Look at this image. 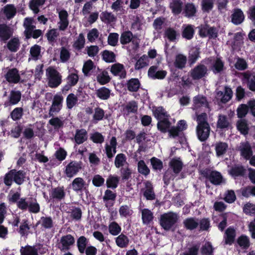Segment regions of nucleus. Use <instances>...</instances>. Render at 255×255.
<instances>
[{"instance_id":"nucleus-49","label":"nucleus","mask_w":255,"mask_h":255,"mask_svg":"<svg viewBox=\"0 0 255 255\" xmlns=\"http://www.w3.org/2000/svg\"><path fill=\"white\" fill-rule=\"evenodd\" d=\"M96 95L100 99L106 100L110 97L111 90L105 87H102L97 90Z\"/></svg>"},{"instance_id":"nucleus-36","label":"nucleus","mask_w":255,"mask_h":255,"mask_svg":"<svg viewBox=\"0 0 255 255\" xmlns=\"http://www.w3.org/2000/svg\"><path fill=\"white\" fill-rule=\"evenodd\" d=\"M152 112L153 116L158 121L162 120L163 118H170L169 114L162 106L156 108L154 110L152 111Z\"/></svg>"},{"instance_id":"nucleus-60","label":"nucleus","mask_w":255,"mask_h":255,"mask_svg":"<svg viewBox=\"0 0 255 255\" xmlns=\"http://www.w3.org/2000/svg\"><path fill=\"white\" fill-rule=\"evenodd\" d=\"M23 115V109L21 107L14 108L10 113V117L14 121L19 120Z\"/></svg>"},{"instance_id":"nucleus-23","label":"nucleus","mask_w":255,"mask_h":255,"mask_svg":"<svg viewBox=\"0 0 255 255\" xmlns=\"http://www.w3.org/2000/svg\"><path fill=\"white\" fill-rule=\"evenodd\" d=\"M42 245L39 244L38 247L36 246L26 245L22 247L20 250V255H38V250L40 249Z\"/></svg>"},{"instance_id":"nucleus-7","label":"nucleus","mask_w":255,"mask_h":255,"mask_svg":"<svg viewBox=\"0 0 255 255\" xmlns=\"http://www.w3.org/2000/svg\"><path fill=\"white\" fill-rule=\"evenodd\" d=\"M199 34L201 37H208L210 39H216L218 36V29L209 24L201 25L199 27Z\"/></svg>"},{"instance_id":"nucleus-8","label":"nucleus","mask_w":255,"mask_h":255,"mask_svg":"<svg viewBox=\"0 0 255 255\" xmlns=\"http://www.w3.org/2000/svg\"><path fill=\"white\" fill-rule=\"evenodd\" d=\"M75 242L74 237L71 234L62 236L58 244V248L61 252L68 251Z\"/></svg>"},{"instance_id":"nucleus-5","label":"nucleus","mask_w":255,"mask_h":255,"mask_svg":"<svg viewBox=\"0 0 255 255\" xmlns=\"http://www.w3.org/2000/svg\"><path fill=\"white\" fill-rule=\"evenodd\" d=\"M201 174L204 177L208 179L213 185H219L223 182V176L220 172L217 171L211 170L206 168L201 171Z\"/></svg>"},{"instance_id":"nucleus-40","label":"nucleus","mask_w":255,"mask_h":255,"mask_svg":"<svg viewBox=\"0 0 255 255\" xmlns=\"http://www.w3.org/2000/svg\"><path fill=\"white\" fill-rule=\"evenodd\" d=\"M237 128L243 135H247L249 133V127L247 121L246 119H241L237 123Z\"/></svg>"},{"instance_id":"nucleus-42","label":"nucleus","mask_w":255,"mask_h":255,"mask_svg":"<svg viewBox=\"0 0 255 255\" xmlns=\"http://www.w3.org/2000/svg\"><path fill=\"white\" fill-rule=\"evenodd\" d=\"M128 238L124 234H121L116 238V243L118 247L121 248H126L129 245Z\"/></svg>"},{"instance_id":"nucleus-56","label":"nucleus","mask_w":255,"mask_h":255,"mask_svg":"<svg viewBox=\"0 0 255 255\" xmlns=\"http://www.w3.org/2000/svg\"><path fill=\"white\" fill-rule=\"evenodd\" d=\"M108 229L110 234L114 236L118 235L122 230L121 226L115 221L109 224Z\"/></svg>"},{"instance_id":"nucleus-54","label":"nucleus","mask_w":255,"mask_h":255,"mask_svg":"<svg viewBox=\"0 0 255 255\" xmlns=\"http://www.w3.org/2000/svg\"><path fill=\"white\" fill-rule=\"evenodd\" d=\"M46 0H31L29 3V8L33 11L35 14L39 11V6L42 5Z\"/></svg>"},{"instance_id":"nucleus-35","label":"nucleus","mask_w":255,"mask_h":255,"mask_svg":"<svg viewBox=\"0 0 255 255\" xmlns=\"http://www.w3.org/2000/svg\"><path fill=\"white\" fill-rule=\"evenodd\" d=\"M140 83L137 78H131L127 83V87L129 92H137L140 87Z\"/></svg>"},{"instance_id":"nucleus-61","label":"nucleus","mask_w":255,"mask_h":255,"mask_svg":"<svg viewBox=\"0 0 255 255\" xmlns=\"http://www.w3.org/2000/svg\"><path fill=\"white\" fill-rule=\"evenodd\" d=\"M249 112V106L247 104H241L237 109V115L239 118H245Z\"/></svg>"},{"instance_id":"nucleus-10","label":"nucleus","mask_w":255,"mask_h":255,"mask_svg":"<svg viewBox=\"0 0 255 255\" xmlns=\"http://www.w3.org/2000/svg\"><path fill=\"white\" fill-rule=\"evenodd\" d=\"M63 97L62 95H55L52 101L51 106L49 111L50 117H53L54 113H58L62 108Z\"/></svg>"},{"instance_id":"nucleus-27","label":"nucleus","mask_w":255,"mask_h":255,"mask_svg":"<svg viewBox=\"0 0 255 255\" xmlns=\"http://www.w3.org/2000/svg\"><path fill=\"white\" fill-rule=\"evenodd\" d=\"M171 126V123L169 121V118H163L158 121L157 128L161 133H166Z\"/></svg>"},{"instance_id":"nucleus-31","label":"nucleus","mask_w":255,"mask_h":255,"mask_svg":"<svg viewBox=\"0 0 255 255\" xmlns=\"http://www.w3.org/2000/svg\"><path fill=\"white\" fill-rule=\"evenodd\" d=\"M240 151L241 155L246 160L250 159L253 153L251 146L248 142L242 144Z\"/></svg>"},{"instance_id":"nucleus-48","label":"nucleus","mask_w":255,"mask_h":255,"mask_svg":"<svg viewBox=\"0 0 255 255\" xmlns=\"http://www.w3.org/2000/svg\"><path fill=\"white\" fill-rule=\"evenodd\" d=\"M152 212L148 209H144L141 212V218L143 224H149L153 219Z\"/></svg>"},{"instance_id":"nucleus-57","label":"nucleus","mask_w":255,"mask_h":255,"mask_svg":"<svg viewBox=\"0 0 255 255\" xmlns=\"http://www.w3.org/2000/svg\"><path fill=\"white\" fill-rule=\"evenodd\" d=\"M224 68V63L221 58H217L213 65L212 71L214 74L220 73L222 72Z\"/></svg>"},{"instance_id":"nucleus-62","label":"nucleus","mask_w":255,"mask_h":255,"mask_svg":"<svg viewBox=\"0 0 255 255\" xmlns=\"http://www.w3.org/2000/svg\"><path fill=\"white\" fill-rule=\"evenodd\" d=\"M148 65V56L143 55L136 61L134 65L135 70H140Z\"/></svg>"},{"instance_id":"nucleus-26","label":"nucleus","mask_w":255,"mask_h":255,"mask_svg":"<svg viewBox=\"0 0 255 255\" xmlns=\"http://www.w3.org/2000/svg\"><path fill=\"white\" fill-rule=\"evenodd\" d=\"M195 34L194 26L192 24L183 25L182 26V36L187 40H191Z\"/></svg>"},{"instance_id":"nucleus-51","label":"nucleus","mask_w":255,"mask_h":255,"mask_svg":"<svg viewBox=\"0 0 255 255\" xmlns=\"http://www.w3.org/2000/svg\"><path fill=\"white\" fill-rule=\"evenodd\" d=\"M228 148V145L227 143L224 142H219L216 144L215 150L217 156H221L225 154Z\"/></svg>"},{"instance_id":"nucleus-2","label":"nucleus","mask_w":255,"mask_h":255,"mask_svg":"<svg viewBox=\"0 0 255 255\" xmlns=\"http://www.w3.org/2000/svg\"><path fill=\"white\" fill-rule=\"evenodd\" d=\"M178 220L177 215L173 213H165L161 215L159 224L165 231H174L175 225Z\"/></svg>"},{"instance_id":"nucleus-46","label":"nucleus","mask_w":255,"mask_h":255,"mask_svg":"<svg viewBox=\"0 0 255 255\" xmlns=\"http://www.w3.org/2000/svg\"><path fill=\"white\" fill-rule=\"evenodd\" d=\"M100 19L103 22L110 24L115 22L117 20V17L112 12L105 11L101 13Z\"/></svg>"},{"instance_id":"nucleus-34","label":"nucleus","mask_w":255,"mask_h":255,"mask_svg":"<svg viewBox=\"0 0 255 255\" xmlns=\"http://www.w3.org/2000/svg\"><path fill=\"white\" fill-rule=\"evenodd\" d=\"M134 37L135 36L133 35L132 33L130 31H125L121 33L120 42L122 45H126L130 42L135 44L134 40H132Z\"/></svg>"},{"instance_id":"nucleus-39","label":"nucleus","mask_w":255,"mask_h":255,"mask_svg":"<svg viewBox=\"0 0 255 255\" xmlns=\"http://www.w3.org/2000/svg\"><path fill=\"white\" fill-rule=\"evenodd\" d=\"M183 225L187 230H195L199 226L198 219L193 217L188 218L184 220Z\"/></svg>"},{"instance_id":"nucleus-16","label":"nucleus","mask_w":255,"mask_h":255,"mask_svg":"<svg viewBox=\"0 0 255 255\" xmlns=\"http://www.w3.org/2000/svg\"><path fill=\"white\" fill-rule=\"evenodd\" d=\"M157 69L158 67L156 66H151L148 71V76L152 79L162 80L164 79L167 72L163 70L157 71Z\"/></svg>"},{"instance_id":"nucleus-20","label":"nucleus","mask_w":255,"mask_h":255,"mask_svg":"<svg viewBox=\"0 0 255 255\" xmlns=\"http://www.w3.org/2000/svg\"><path fill=\"white\" fill-rule=\"evenodd\" d=\"M13 31L11 28L6 24H0V39L5 42L12 35Z\"/></svg>"},{"instance_id":"nucleus-63","label":"nucleus","mask_w":255,"mask_h":255,"mask_svg":"<svg viewBox=\"0 0 255 255\" xmlns=\"http://www.w3.org/2000/svg\"><path fill=\"white\" fill-rule=\"evenodd\" d=\"M214 249L210 242H207L202 246L201 252L203 255H213Z\"/></svg>"},{"instance_id":"nucleus-12","label":"nucleus","mask_w":255,"mask_h":255,"mask_svg":"<svg viewBox=\"0 0 255 255\" xmlns=\"http://www.w3.org/2000/svg\"><path fill=\"white\" fill-rule=\"evenodd\" d=\"M4 77L6 81L10 84H17L21 79L19 71L16 68L9 69Z\"/></svg>"},{"instance_id":"nucleus-45","label":"nucleus","mask_w":255,"mask_h":255,"mask_svg":"<svg viewBox=\"0 0 255 255\" xmlns=\"http://www.w3.org/2000/svg\"><path fill=\"white\" fill-rule=\"evenodd\" d=\"M26 173L23 170L13 169L14 182L17 185H21L25 180Z\"/></svg>"},{"instance_id":"nucleus-50","label":"nucleus","mask_w":255,"mask_h":255,"mask_svg":"<svg viewBox=\"0 0 255 255\" xmlns=\"http://www.w3.org/2000/svg\"><path fill=\"white\" fill-rule=\"evenodd\" d=\"M102 57L107 63H113L116 61V54L114 52L105 50L102 52Z\"/></svg>"},{"instance_id":"nucleus-3","label":"nucleus","mask_w":255,"mask_h":255,"mask_svg":"<svg viewBox=\"0 0 255 255\" xmlns=\"http://www.w3.org/2000/svg\"><path fill=\"white\" fill-rule=\"evenodd\" d=\"M20 221V217L16 216L11 223L12 226L17 228L16 231L21 237L27 238L29 234H32L30 231L31 225L28 219H23L21 222Z\"/></svg>"},{"instance_id":"nucleus-43","label":"nucleus","mask_w":255,"mask_h":255,"mask_svg":"<svg viewBox=\"0 0 255 255\" xmlns=\"http://www.w3.org/2000/svg\"><path fill=\"white\" fill-rule=\"evenodd\" d=\"M169 165L175 174H178L181 172L183 165L182 162L180 160L174 158L171 160Z\"/></svg>"},{"instance_id":"nucleus-44","label":"nucleus","mask_w":255,"mask_h":255,"mask_svg":"<svg viewBox=\"0 0 255 255\" xmlns=\"http://www.w3.org/2000/svg\"><path fill=\"white\" fill-rule=\"evenodd\" d=\"M21 98V94L19 91L11 90L8 97L9 105H16L19 102Z\"/></svg>"},{"instance_id":"nucleus-13","label":"nucleus","mask_w":255,"mask_h":255,"mask_svg":"<svg viewBox=\"0 0 255 255\" xmlns=\"http://www.w3.org/2000/svg\"><path fill=\"white\" fill-rule=\"evenodd\" d=\"M216 128L225 130L231 129L232 125L230 119L226 115L219 114L218 116Z\"/></svg>"},{"instance_id":"nucleus-64","label":"nucleus","mask_w":255,"mask_h":255,"mask_svg":"<svg viewBox=\"0 0 255 255\" xmlns=\"http://www.w3.org/2000/svg\"><path fill=\"white\" fill-rule=\"evenodd\" d=\"M243 212L248 215H255V204L248 202L245 204L243 208Z\"/></svg>"},{"instance_id":"nucleus-33","label":"nucleus","mask_w":255,"mask_h":255,"mask_svg":"<svg viewBox=\"0 0 255 255\" xmlns=\"http://www.w3.org/2000/svg\"><path fill=\"white\" fill-rule=\"evenodd\" d=\"M186 63V56L182 54H178L175 56L173 64L175 68L182 70L185 67Z\"/></svg>"},{"instance_id":"nucleus-9","label":"nucleus","mask_w":255,"mask_h":255,"mask_svg":"<svg viewBox=\"0 0 255 255\" xmlns=\"http://www.w3.org/2000/svg\"><path fill=\"white\" fill-rule=\"evenodd\" d=\"M81 168V162L71 161L65 166L64 172L66 177L71 178L76 175Z\"/></svg>"},{"instance_id":"nucleus-59","label":"nucleus","mask_w":255,"mask_h":255,"mask_svg":"<svg viewBox=\"0 0 255 255\" xmlns=\"http://www.w3.org/2000/svg\"><path fill=\"white\" fill-rule=\"evenodd\" d=\"M137 170L139 173L145 176H147L150 173V169L143 160H140L138 162Z\"/></svg>"},{"instance_id":"nucleus-6","label":"nucleus","mask_w":255,"mask_h":255,"mask_svg":"<svg viewBox=\"0 0 255 255\" xmlns=\"http://www.w3.org/2000/svg\"><path fill=\"white\" fill-rule=\"evenodd\" d=\"M190 75L193 80H199L208 75V68L205 65L200 63L190 71Z\"/></svg>"},{"instance_id":"nucleus-37","label":"nucleus","mask_w":255,"mask_h":255,"mask_svg":"<svg viewBox=\"0 0 255 255\" xmlns=\"http://www.w3.org/2000/svg\"><path fill=\"white\" fill-rule=\"evenodd\" d=\"M50 197L61 201L65 196V192L63 187H58L52 189L50 193Z\"/></svg>"},{"instance_id":"nucleus-55","label":"nucleus","mask_w":255,"mask_h":255,"mask_svg":"<svg viewBox=\"0 0 255 255\" xmlns=\"http://www.w3.org/2000/svg\"><path fill=\"white\" fill-rule=\"evenodd\" d=\"M30 201L29 202L28 211L30 213H38L40 212V207L39 204L37 203L36 198H29Z\"/></svg>"},{"instance_id":"nucleus-11","label":"nucleus","mask_w":255,"mask_h":255,"mask_svg":"<svg viewBox=\"0 0 255 255\" xmlns=\"http://www.w3.org/2000/svg\"><path fill=\"white\" fill-rule=\"evenodd\" d=\"M242 82L247 84L248 88L252 92L255 91V73L247 71L242 74Z\"/></svg>"},{"instance_id":"nucleus-32","label":"nucleus","mask_w":255,"mask_h":255,"mask_svg":"<svg viewBox=\"0 0 255 255\" xmlns=\"http://www.w3.org/2000/svg\"><path fill=\"white\" fill-rule=\"evenodd\" d=\"M183 2L181 0H172L169 8L174 15L179 14L182 11Z\"/></svg>"},{"instance_id":"nucleus-18","label":"nucleus","mask_w":255,"mask_h":255,"mask_svg":"<svg viewBox=\"0 0 255 255\" xmlns=\"http://www.w3.org/2000/svg\"><path fill=\"white\" fill-rule=\"evenodd\" d=\"M233 91L232 89L228 86H226L224 87V91H219L217 93V96L220 98V101L222 103L226 104L233 97Z\"/></svg>"},{"instance_id":"nucleus-41","label":"nucleus","mask_w":255,"mask_h":255,"mask_svg":"<svg viewBox=\"0 0 255 255\" xmlns=\"http://www.w3.org/2000/svg\"><path fill=\"white\" fill-rule=\"evenodd\" d=\"M120 177L117 175H110L106 180V186L108 188L116 189L119 183Z\"/></svg>"},{"instance_id":"nucleus-22","label":"nucleus","mask_w":255,"mask_h":255,"mask_svg":"<svg viewBox=\"0 0 255 255\" xmlns=\"http://www.w3.org/2000/svg\"><path fill=\"white\" fill-rule=\"evenodd\" d=\"M144 184L145 189L143 192V196L147 200H154L155 199V194L151 182L149 181H146L144 182Z\"/></svg>"},{"instance_id":"nucleus-17","label":"nucleus","mask_w":255,"mask_h":255,"mask_svg":"<svg viewBox=\"0 0 255 255\" xmlns=\"http://www.w3.org/2000/svg\"><path fill=\"white\" fill-rule=\"evenodd\" d=\"M111 72L115 76H119L121 79L126 77L127 72L123 64L117 63L111 66Z\"/></svg>"},{"instance_id":"nucleus-52","label":"nucleus","mask_w":255,"mask_h":255,"mask_svg":"<svg viewBox=\"0 0 255 255\" xmlns=\"http://www.w3.org/2000/svg\"><path fill=\"white\" fill-rule=\"evenodd\" d=\"M34 19L33 17H27L24 18L23 24V26L25 28L24 35L29 31H31L36 28L35 25H34Z\"/></svg>"},{"instance_id":"nucleus-24","label":"nucleus","mask_w":255,"mask_h":255,"mask_svg":"<svg viewBox=\"0 0 255 255\" xmlns=\"http://www.w3.org/2000/svg\"><path fill=\"white\" fill-rule=\"evenodd\" d=\"M88 139V132L84 128L78 129L76 130L74 136L75 142L77 144H81Z\"/></svg>"},{"instance_id":"nucleus-30","label":"nucleus","mask_w":255,"mask_h":255,"mask_svg":"<svg viewBox=\"0 0 255 255\" xmlns=\"http://www.w3.org/2000/svg\"><path fill=\"white\" fill-rule=\"evenodd\" d=\"M89 243V239L84 236H81L77 239L76 245L78 251L81 254H83L85 253V249L87 248Z\"/></svg>"},{"instance_id":"nucleus-15","label":"nucleus","mask_w":255,"mask_h":255,"mask_svg":"<svg viewBox=\"0 0 255 255\" xmlns=\"http://www.w3.org/2000/svg\"><path fill=\"white\" fill-rule=\"evenodd\" d=\"M72 189L76 192L88 191L87 184L82 177L75 178L71 184Z\"/></svg>"},{"instance_id":"nucleus-29","label":"nucleus","mask_w":255,"mask_h":255,"mask_svg":"<svg viewBox=\"0 0 255 255\" xmlns=\"http://www.w3.org/2000/svg\"><path fill=\"white\" fill-rule=\"evenodd\" d=\"M99 73L97 74V80L98 82L102 85H105L111 81V77L109 75L108 72L105 70L100 69L98 68Z\"/></svg>"},{"instance_id":"nucleus-4","label":"nucleus","mask_w":255,"mask_h":255,"mask_svg":"<svg viewBox=\"0 0 255 255\" xmlns=\"http://www.w3.org/2000/svg\"><path fill=\"white\" fill-rule=\"evenodd\" d=\"M46 76L48 78V86L51 88L58 87L62 83V75L53 67L49 66L46 70Z\"/></svg>"},{"instance_id":"nucleus-21","label":"nucleus","mask_w":255,"mask_h":255,"mask_svg":"<svg viewBox=\"0 0 255 255\" xmlns=\"http://www.w3.org/2000/svg\"><path fill=\"white\" fill-rule=\"evenodd\" d=\"M200 49L197 47H192L189 51L188 61L189 66L191 67L200 57Z\"/></svg>"},{"instance_id":"nucleus-58","label":"nucleus","mask_w":255,"mask_h":255,"mask_svg":"<svg viewBox=\"0 0 255 255\" xmlns=\"http://www.w3.org/2000/svg\"><path fill=\"white\" fill-rule=\"evenodd\" d=\"M85 44V39L83 33H80L77 39L73 44L74 48L77 50H80L84 48Z\"/></svg>"},{"instance_id":"nucleus-28","label":"nucleus","mask_w":255,"mask_h":255,"mask_svg":"<svg viewBox=\"0 0 255 255\" xmlns=\"http://www.w3.org/2000/svg\"><path fill=\"white\" fill-rule=\"evenodd\" d=\"M197 12V7L193 3L188 2L184 5L183 13L184 16L191 18L195 16Z\"/></svg>"},{"instance_id":"nucleus-19","label":"nucleus","mask_w":255,"mask_h":255,"mask_svg":"<svg viewBox=\"0 0 255 255\" xmlns=\"http://www.w3.org/2000/svg\"><path fill=\"white\" fill-rule=\"evenodd\" d=\"M231 17L232 22L235 25H238L244 21L245 16L241 9L236 8L234 9Z\"/></svg>"},{"instance_id":"nucleus-14","label":"nucleus","mask_w":255,"mask_h":255,"mask_svg":"<svg viewBox=\"0 0 255 255\" xmlns=\"http://www.w3.org/2000/svg\"><path fill=\"white\" fill-rule=\"evenodd\" d=\"M247 170L242 164H235L232 166L228 171L229 174L234 179L238 177H244Z\"/></svg>"},{"instance_id":"nucleus-25","label":"nucleus","mask_w":255,"mask_h":255,"mask_svg":"<svg viewBox=\"0 0 255 255\" xmlns=\"http://www.w3.org/2000/svg\"><path fill=\"white\" fill-rule=\"evenodd\" d=\"M236 236V230L233 227H229L225 231L224 236L225 244L232 245L235 241Z\"/></svg>"},{"instance_id":"nucleus-38","label":"nucleus","mask_w":255,"mask_h":255,"mask_svg":"<svg viewBox=\"0 0 255 255\" xmlns=\"http://www.w3.org/2000/svg\"><path fill=\"white\" fill-rule=\"evenodd\" d=\"M20 45L19 39L18 37L11 38L7 43L6 47L11 52H16L19 48Z\"/></svg>"},{"instance_id":"nucleus-1","label":"nucleus","mask_w":255,"mask_h":255,"mask_svg":"<svg viewBox=\"0 0 255 255\" xmlns=\"http://www.w3.org/2000/svg\"><path fill=\"white\" fill-rule=\"evenodd\" d=\"M197 125L196 132L198 139L201 142L206 141L210 136L211 128L207 121V115L203 113L197 116Z\"/></svg>"},{"instance_id":"nucleus-53","label":"nucleus","mask_w":255,"mask_h":255,"mask_svg":"<svg viewBox=\"0 0 255 255\" xmlns=\"http://www.w3.org/2000/svg\"><path fill=\"white\" fill-rule=\"evenodd\" d=\"M237 244L243 249H247L250 246V239L245 235H242L238 237L237 240Z\"/></svg>"},{"instance_id":"nucleus-47","label":"nucleus","mask_w":255,"mask_h":255,"mask_svg":"<svg viewBox=\"0 0 255 255\" xmlns=\"http://www.w3.org/2000/svg\"><path fill=\"white\" fill-rule=\"evenodd\" d=\"M3 13L7 19H10L16 14V9L13 4H6L3 8Z\"/></svg>"}]
</instances>
